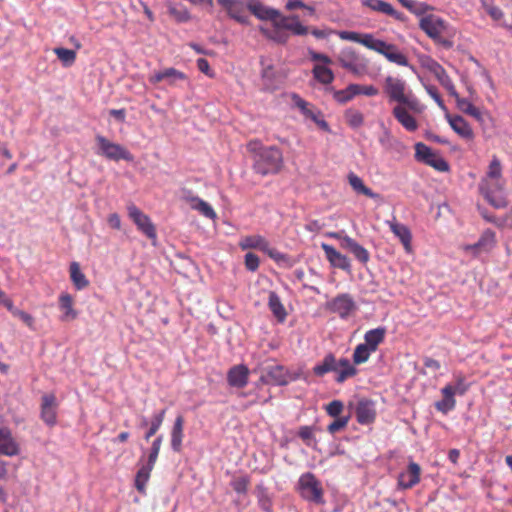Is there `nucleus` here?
<instances>
[{"instance_id":"1","label":"nucleus","mask_w":512,"mask_h":512,"mask_svg":"<svg viewBox=\"0 0 512 512\" xmlns=\"http://www.w3.org/2000/svg\"><path fill=\"white\" fill-rule=\"evenodd\" d=\"M341 40L359 43L366 48L383 55L389 62L399 66H409L407 56L395 44L376 39L371 33H358L355 31H338Z\"/></svg>"},{"instance_id":"2","label":"nucleus","mask_w":512,"mask_h":512,"mask_svg":"<svg viewBox=\"0 0 512 512\" xmlns=\"http://www.w3.org/2000/svg\"><path fill=\"white\" fill-rule=\"evenodd\" d=\"M258 142L251 141L248 148L255 152L253 158V169L261 176L278 174L284 166L283 153L277 146L260 147L256 150Z\"/></svg>"},{"instance_id":"3","label":"nucleus","mask_w":512,"mask_h":512,"mask_svg":"<svg viewBox=\"0 0 512 512\" xmlns=\"http://www.w3.org/2000/svg\"><path fill=\"white\" fill-rule=\"evenodd\" d=\"M383 91L389 103H396V105L406 104L418 110V99L408 89L405 80L389 75L384 79Z\"/></svg>"},{"instance_id":"4","label":"nucleus","mask_w":512,"mask_h":512,"mask_svg":"<svg viewBox=\"0 0 512 512\" xmlns=\"http://www.w3.org/2000/svg\"><path fill=\"white\" fill-rule=\"evenodd\" d=\"M419 27L435 43L445 48L452 47L453 42L446 37L448 25L442 18L434 14L426 15L420 19Z\"/></svg>"},{"instance_id":"5","label":"nucleus","mask_w":512,"mask_h":512,"mask_svg":"<svg viewBox=\"0 0 512 512\" xmlns=\"http://www.w3.org/2000/svg\"><path fill=\"white\" fill-rule=\"evenodd\" d=\"M480 194L494 208L501 209L508 205L505 196V180L482 178L478 185Z\"/></svg>"},{"instance_id":"6","label":"nucleus","mask_w":512,"mask_h":512,"mask_svg":"<svg viewBox=\"0 0 512 512\" xmlns=\"http://www.w3.org/2000/svg\"><path fill=\"white\" fill-rule=\"evenodd\" d=\"M337 60L342 68L356 77H362L368 72V60L360 56L353 48L341 50Z\"/></svg>"},{"instance_id":"7","label":"nucleus","mask_w":512,"mask_h":512,"mask_svg":"<svg viewBox=\"0 0 512 512\" xmlns=\"http://www.w3.org/2000/svg\"><path fill=\"white\" fill-rule=\"evenodd\" d=\"M95 141L97 143V153L105 158L113 161L125 160L133 161V155L122 145L111 142L103 135H96Z\"/></svg>"},{"instance_id":"8","label":"nucleus","mask_w":512,"mask_h":512,"mask_svg":"<svg viewBox=\"0 0 512 512\" xmlns=\"http://www.w3.org/2000/svg\"><path fill=\"white\" fill-rule=\"evenodd\" d=\"M298 489L304 499L316 504L324 503L321 483L314 474L310 472L302 474L298 480Z\"/></svg>"},{"instance_id":"9","label":"nucleus","mask_w":512,"mask_h":512,"mask_svg":"<svg viewBox=\"0 0 512 512\" xmlns=\"http://www.w3.org/2000/svg\"><path fill=\"white\" fill-rule=\"evenodd\" d=\"M291 100L295 108H297L305 119H309L314 122L320 129L329 131V124L325 121L323 113L312 103L304 100L298 94L293 93Z\"/></svg>"},{"instance_id":"10","label":"nucleus","mask_w":512,"mask_h":512,"mask_svg":"<svg viewBox=\"0 0 512 512\" xmlns=\"http://www.w3.org/2000/svg\"><path fill=\"white\" fill-rule=\"evenodd\" d=\"M127 212L128 216L137 226L139 231H141L149 239L155 240L157 238L156 227L147 214L143 213L133 203L127 205Z\"/></svg>"},{"instance_id":"11","label":"nucleus","mask_w":512,"mask_h":512,"mask_svg":"<svg viewBox=\"0 0 512 512\" xmlns=\"http://www.w3.org/2000/svg\"><path fill=\"white\" fill-rule=\"evenodd\" d=\"M422 107L418 101V110H415L406 104L395 105L392 109V115L398 123L408 132H415L419 125L412 113H421Z\"/></svg>"},{"instance_id":"12","label":"nucleus","mask_w":512,"mask_h":512,"mask_svg":"<svg viewBox=\"0 0 512 512\" xmlns=\"http://www.w3.org/2000/svg\"><path fill=\"white\" fill-rule=\"evenodd\" d=\"M239 246L242 250L258 249L260 251L266 252L276 261H280L285 258V256L278 252L276 249H271L270 244L266 238L258 234L242 237L239 242Z\"/></svg>"},{"instance_id":"13","label":"nucleus","mask_w":512,"mask_h":512,"mask_svg":"<svg viewBox=\"0 0 512 512\" xmlns=\"http://www.w3.org/2000/svg\"><path fill=\"white\" fill-rule=\"evenodd\" d=\"M217 3L226 11L229 17L241 24L248 23L247 1L245 0H217Z\"/></svg>"},{"instance_id":"14","label":"nucleus","mask_w":512,"mask_h":512,"mask_svg":"<svg viewBox=\"0 0 512 512\" xmlns=\"http://www.w3.org/2000/svg\"><path fill=\"white\" fill-rule=\"evenodd\" d=\"M271 25L284 31H291L294 35H306L308 28L302 25L299 21L298 16H283L278 11V16H274Z\"/></svg>"},{"instance_id":"15","label":"nucleus","mask_w":512,"mask_h":512,"mask_svg":"<svg viewBox=\"0 0 512 512\" xmlns=\"http://www.w3.org/2000/svg\"><path fill=\"white\" fill-rule=\"evenodd\" d=\"M327 309L345 319L356 310V304L349 294H340L327 303Z\"/></svg>"},{"instance_id":"16","label":"nucleus","mask_w":512,"mask_h":512,"mask_svg":"<svg viewBox=\"0 0 512 512\" xmlns=\"http://www.w3.org/2000/svg\"><path fill=\"white\" fill-rule=\"evenodd\" d=\"M421 480V467L416 462H409L407 469L398 475L397 485L399 489L413 488Z\"/></svg>"},{"instance_id":"17","label":"nucleus","mask_w":512,"mask_h":512,"mask_svg":"<svg viewBox=\"0 0 512 512\" xmlns=\"http://www.w3.org/2000/svg\"><path fill=\"white\" fill-rule=\"evenodd\" d=\"M187 76L185 73L173 68H165L163 70L155 71L148 77L149 83L157 85L162 81H166L170 86H176L178 81H185Z\"/></svg>"},{"instance_id":"18","label":"nucleus","mask_w":512,"mask_h":512,"mask_svg":"<svg viewBox=\"0 0 512 512\" xmlns=\"http://www.w3.org/2000/svg\"><path fill=\"white\" fill-rule=\"evenodd\" d=\"M58 403L53 393L44 394L41 397V419L50 427L57 422Z\"/></svg>"},{"instance_id":"19","label":"nucleus","mask_w":512,"mask_h":512,"mask_svg":"<svg viewBox=\"0 0 512 512\" xmlns=\"http://www.w3.org/2000/svg\"><path fill=\"white\" fill-rule=\"evenodd\" d=\"M355 413L359 424L369 425L373 423L377 415L375 402L367 398L360 399L357 403Z\"/></svg>"},{"instance_id":"20","label":"nucleus","mask_w":512,"mask_h":512,"mask_svg":"<svg viewBox=\"0 0 512 512\" xmlns=\"http://www.w3.org/2000/svg\"><path fill=\"white\" fill-rule=\"evenodd\" d=\"M250 371L244 364L232 366L227 373V382L231 387L244 388L248 384Z\"/></svg>"},{"instance_id":"21","label":"nucleus","mask_w":512,"mask_h":512,"mask_svg":"<svg viewBox=\"0 0 512 512\" xmlns=\"http://www.w3.org/2000/svg\"><path fill=\"white\" fill-rule=\"evenodd\" d=\"M386 224L389 226L393 234L400 240L405 251L407 253L412 252V234L410 229L406 225L399 223L395 217H393L392 220H387Z\"/></svg>"},{"instance_id":"22","label":"nucleus","mask_w":512,"mask_h":512,"mask_svg":"<svg viewBox=\"0 0 512 512\" xmlns=\"http://www.w3.org/2000/svg\"><path fill=\"white\" fill-rule=\"evenodd\" d=\"M321 248L324 251L327 260L333 267L348 272L351 270V263L346 255L341 254L333 246L326 243H322Z\"/></svg>"},{"instance_id":"23","label":"nucleus","mask_w":512,"mask_h":512,"mask_svg":"<svg viewBox=\"0 0 512 512\" xmlns=\"http://www.w3.org/2000/svg\"><path fill=\"white\" fill-rule=\"evenodd\" d=\"M496 245V234L491 229H486L481 234L479 240L472 245L465 246L466 251H473L475 255L482 252H490Z\"/></svg>"},{"instance_id":"24","label":"nucleus","mask_w":512,"mask_h":512,"mask_svg":"<svg viewBox=\"0 0 512 512\" xmlns=\"http://www.w3.org/2000/svg\"><path fill=\"white\" fill-rule=\"evenodd\" d=\"M362 5L370 8L375 12H379L388 16L393 17L396 20L403 21L404 15L403 13L394 9V7L383 0H362Z\"/></svg>"},{"instance_id":"25","label":"nucleus","mask_w":512,"mask_h":512,"mask_svg":"<svg viewBox=\"0 0 512 512\" xmlns=\"http://www.w3.org/2000/svg\"><path fill=\"white\" fill-rule=\"evenodd\" d=\"M342 248L351 252L353 256L363 265H366L370 260L369 251L347 235L342 238Z\"/></svg>"},{"instance_id":"26","label":"nucleus","mask_w":512,"mask_h":512,"mask_svg":"<svg viewBox=\"0 0 512 512\" xmlns=\"http://www.w3.org/2000/svg\"><path fill=\"white\" fill-rule=\"evenodd\" d=\"M247 7L260 20L272 21L274 16H278V10L265 6L260 0H247Z\"/></svg>"},{"instance_id":"27","label":"nucleus","mask_w":512,"mask_h":512,"mask_svg":"<svg viewBox=\"0 0 512 512\" xmlns=\"http://www.w3.org/2000/svg\"><path fill=\"white\" fill-rule=\"evenodd\" d=\"M19 453V446L13 439L11 432L6 428H0V454L15 456Z\"/></svg>"},{"instance_id":"28","label":"nucleus","mask_w":512,"mask_h":512,"mask_svg":"<svg viewBox=\"0 0 512 512\" xmlns=\"http://www.w3.org/2000/svg\"><path fill=\"white\" fill-rule=\"evenodd\" d=\"M58 301L59 308L63 312L62 321H70L78 317V311L74 308V299L70 294L66 292L61 293Z\"/></svg>"},{"instance_id":"29","label":"nucleus","mask_w":512,"mask_h":512,"mask_svg":"<svg viewBox=\"0 0 512 512\" xmlns=\"http://www.w3.org/2000/svg\"><path fill=\"white\" fill-rule=\"evenodd\" d=\"M451 128L462 138L472 140L474 133L469 123L462 116H448Z\"/></svg>"},{"instance_id":"30","label":"nucleus","mask_w":512,"mask_h":512,"mask_svg":"<svg viewBox=\"0 0 512 512\" xmlns=\"http://www.w3.org/2000/svg\"><path fill=\"white\" fill-rule=\"evenodd\" d=\"M441 393H442L443 398L440 401H437L435 403V408L439 412L446 414L449 411L453 410L456 406V400H455V396L453 395V392L451 390V384L445 385L441 389Z\"/></svg>"},{"instance_id":"31","label":"nucleus","mask_w":512,"mask_h":512,"mask_svg":"<svg viewBox=\"0 0 512 512\" xmlns=\"http://www.w3.org/2000/svg\"><path fill=\"white\" fill-rule=\"evenodd\" d=\"M184 417L178 415L175 418L173 427L171 429V447L175 452H180L182 449V441L184 437Z\"/></svg>"},{"instance_id":"32","label":"nucleus","mask_w":512,"mask_h":512,"mask_svg":"<svg viewBox=\"0 0 512 512\" xmlns=\"http://www.w3.org/2000/svg\"><path fill=\"white\" fill-rule=\"evenodd\" d=\"M338 370L334 371L335 381L339 384L345 382L348 378L354 377L357 374V369L351 364L349 359L340 358L337 364Z\"/></svg>"},{"instance_id":"33","label":"nucleus","mask_w":512,"mask_h":512,"mask_svg":"<svg viewBox=\"0 0 512 512\" xmlns=\"http://www.w3.org/2000/svg\"><path fill=\"white\" fill-rule=\"evenodd\" d=\"M288 381V372L282 365H273L267 369V383H272L275 385H286Z\"/></svg>"},{"instance_id":"34","label":"nucleus","mask_w":512,"mask_h":512,"mask_svg":"<svg viewBox=\"0 0 512 512\" xmlns=\"http://www.w3.org/2000/svg\"><path fill=\"white\" fill-rule=\"evenodd\" d=\"M386 335L385 327H378L375 329L368 330L364 335V344L367 345L370 350L374 352L378 349V346L384 342Z\"/></svg>"},{"instance_id":"35","label":"nucleus","mask_w":512,"mask_h":512,"mask_svg":"<svg viewBox=\"0 0 512 512\" xmlns=\"http://www.w3.org/2000/svg\"><path fill=\"white\" fill-rule=\"evenodd\" d=\"M154 466L155 463H151L150 460L147 459V463L143 464L137 471L135 477V487L142 494H144L146 491V484L150 479V475Z\"/></svg>"},{"instance_id":"36","label":"nucleus","mask_w":512,"mask_h":512,"mask_svg":"<svg viewBox=\"0 0 512 512\" xmlns=\"http://www.w3.org/2000/svg\"><path fill=\"white\" fill-rule=\"evenodd\" d=\"M337 364L338 359H336V357L332 353H329L325 355V357L320 363L313 367V373L318 377H323L325 374L329 372H334L338 370Z\"/></svg>"},{"instance_id":"37","label":"nucleus","mask_w":512,"mask_h":512,"mask_svg":"<svg viewBox=\"0 0 512 512\" xmlns=\"http://www.w3.org/2000/svg\"><path fill=\"white\" fill-rule=\"evenodd\" d=\"M70 279L77 290H83L89 286V280L81 271L78 262H72L69 267Z\"/></svg>"},{"instance_id":"38","label":"nucleus","mask_w":512,"mask_h":512,"mask_svg":"<svg viewBox=\"0 0 512 512\" xmlns=\"http://www.w3.org/2000/svg\"><path fill=\"white\" fill-rule=\"evenodd\" d=\"M348 181H349L350 186L356 193L363 194L372 199L379 198V194L373 192L369 187H367L364 184L363 180L356 174L350 173L348 175Z\"/></svg>"},{"instance_id":"39","label":"nucleus","mask_w":512,"mask_h":512,"mask_svg":"<svg viewBox=\"0 0 512 512\" xmlns=\"http://www.w3.org/2000/svg\"><path fill=\"white\" fill-rule=\"evenodd\" d=\"M312 74L314 79L323 85H330L335 79L334 73L328 65L315 64Z\"/></svg>"},{"instance_id":"40","label":"nucleus","mask_w":512,"mask_h":512,"mask_svg":"<svg viewBox=\"0 0 512 512\" xmlns=\"http://www.w3.org/2000/svg\"><path fill=\"white\" fill-rule=\"evenodd\" d=\"M268 306L279 322L285 321L287 317V312L279 296L275 292H270Z\"/></svg>"},{"instance_id":"41","label":"nucleus","mask_w":512,"mask_h":512,"mask_svg":"<svg viewBox=\"0 0 512 512\" xmlns=\"http://www.w3.org/2000/svg\"><path fill=\"white\" fill-rule=\"evenodd\" d=\"M260 32L268 39L276 42V43H279V44H285L288 42L289 40V34L288 32L282 30V29H279L277 27H271V28H268V27H265V26H261L260 28Z\"/></svg>"},{"instance_id":"42","label":"nucleus","mask_w":512,"mask_h":512,"mask_svg":"<svg viewBox=\"0 0 512 512\" xmlns=\"http://www.w3.org/2000/svg\"><path fill=\"white\" fill-rule=\"evenodd\" d=\"M58 59L62 62L64 67H70L75 63L76 52L71 49L56 47L53 49Z\"/></svg>"},{"instance_id":"43","label":"nucleus","mask_w":512,"mask_h":512,"mask_svg":"<svg viewBox=\"0 0 512 512\" xmlns=\"http://www.w3.org/2000/svg\"><path fill=\"white\" fill-rule=\"evenodd\" d=\"M250 482L248 475L234 476L230 481V486L237 494L245 495L248 492Z\"/></svg>"},{"instance_id":"44","label":"nucleus","mask_w":512,"mask_h":512,"mask_svg":"<svg viewBox=\"0 0 512 512\" xmlns=\"http://www.w3.org/2000/svg\"><path fill=\"white\" fill-rule=\"evenodd\" d=\"M372 353H374V351L370 350V348L364 343L358 344L355 347L352 356L354 364L360 365L367 362Z\"/></svg>"},{"instance_id":"45","label":"nucleus","mask_w":512,"mask_h":512,"mask_svg":"<svg viewBox=\"0 0 512 512\" xmlns=\"http://www.w3.org/2000/svg\"><path fill=\"white\" fill-rule=\"evenodd\" d=\"M344 118L346 123L352 128H359L364 123V116L362 112L357 109L350 108L345 111Z\"/></svg>"},{"instance_id":"46","label":"nucleus","mask_w":512,"mask_h":512,"mask_svg":"<svg viewBox=\"0 0 512 512\" xmlns=\"http://www.w3.org/2000/svg\"><path fill=\"white\" fill-rule=\"evenodd\" d=\"M483 178L491 179V180H493V179L504 180L503 175H502V165L497 156H493V158L488 166V169L485 173V176Z\"/></svg>"},{"instance_id":"47","label":"nucleus","mask_w":512,"mask_h":512,"mask_svg":"<svg viewBox=\"0 0 512 512\" xmlns=\"http://www.w3.org/2000/svg\"><path fill=\"white\" fill-rule=\"evenodd\" d=\"M314 432L315 428L312 426H301L298 430V436L308 447L316 448L317 440Z\"/></svg>"},{"instance_id":"48","label":"nucleus","mask_w":512,"mask_h":512,"mask_svg":"<svg viewBox=\"0 0 512 512\" xmlns=\"http://www.w3.org/2000/svg\"><path fill=\"white\" fill-rule=\"evenodd\" d=\"M165 415H166V409H162L161 411H159L158 413H156L153 416L151 425L145 434V437H144L145 440L148 441L152 436H154L157 433V431L160 429V427L165 419Z\"/></svg>"},{"instance_id":"49","label":"nucleus","mask_w":512,"mask_h":512,"mask_svg":"<svg viewBox=\"0 0 512 512\" xmlns=\"http://www.w3.org/2000/svg\"><path fill=\"white\" fill-rule=\"evenodd\" d=\"M169 14L178 22H186L190 19L188 10L180 5L171 4Z\"/></svg>"},{"instance_id":"50","label":"nucleus","mask_w":512,"mask_h":512,"mask_svg":"<svg viewBox=\"0 0 512 512\" xmlns=\"http://www.w3.org/2000/svg\"><path fill=\"white\" fill-rule=\"evenodd\" d=\"M425 164L435 168L440 172H446L449 170V164L447 163V161L435 152H433V154L425 162Z\"/></svg>"},{"instance_id":"51","label":"nucleus","mask_w":512,"mask_h":512,"mask_svg":"<svg viewBox=\"0 0 512 512\" xmlns=\"http://www.w3.org/2000/svg\"><path fill=\"white\" fill-rule=\"evenodd\" d=\"M350 421V416L349 415H346V416H342V417H337L334 419L333 422H331L328 426H327V431L330 433V434H335L341 430H344L348 423Z\"/></svg>"},{"instance_id":"52","label":"nucleus","mask_w":512,"mask_h":512,"mask_svg":"<svg viewBox=\"0 0 512 512\" xmlns=\"http://www.w3.org/2000/svg\"><path fill=\"white\" fill-rule=\"evenodd\" d=\"M469 389V384L466 382L464 375L458 374L455 376V384H451L453 395H464Z\"/></svg>"},{"instance_id":"53","label":"nucleus","mask_w":512,"mask_h":512,"mask_svg":"<svg viewBox=\"0 0 512 512\" xmlns=\"http://www.w3.org/2000/svg\"><path fill=\"white\" fill-rule=\"evenodd\" d=\"M344 404L341 400H333L325 406L326 413L333 418L342 417Z\"/></svg>"},{"instance_id":"54","label":"nucleus","mask_w":512,"mask_h":512,"mask_svg":"<svg viewBox=\"0 0 512 512\" xmlns=\"http://www.w3.org/2000/svg\"><path fill=\"white\" fill-rule=\"evenodd\" d=\"M440 84L448 91L450 96H457V91L453 84L452 79L449 77L447 72L444 70L438 76H436Z\"/></svg>"},{"instance_id":"55","label":"nucleus","mask_w":512,"mask_h":512,"mask_svg":"<svg viewBox=\"0 0 512 512\" xmlns=\"http://www.w3.org/2000/svg\"><path fill=\"white\" fill-rule=\"evenodd\" d=\"M415 151L416 157L424 163L431 157L434 152L430 147L423 143H417L415 145Z\"/></svg>"},{"instance_id":"56","label":"nucleus","mask_w":512,"mask_h":512,"mask_svg":"<svg viewBox=\"0 0 512 512\" xmlns=\"http://www.w3.org/2000/svg\"><path fill=\"white\" fill-rule=\"evenodd\" d=\"M482 6L494 21H500L504 17V12L498 6L486 2H483Z\"/></svg>"},{"instance_id":"57","label":"nucleus","mask_w":512,"mask_h":512,"mask_svg":"<svg viewBox=\"0 0 512 512\" xmlns=\"http://www.w3.org/2000/svg\"><path fill=\"white\" fill-rule=\"evenodd\" d=\"M194 210L198 211L200 214L209 219L216 218L214 209L204 200L198 201V205L194 206Z\"/></svg>"},{"instance_id":"58","label":"nucleus","mask_w":512,"mask_h":512,"mask_svg":"<svg viewBox=\"0 0 512 512\" xmlns=\"http://www.w3.org/2000/svg\"><path fill=\"white\" fill-rule=\"evenodd\" d=\"M162 441H163V436L160 435L157 438H155L154 441L152 442V446H151L150 453L148 456V460H150L151 463H156L157 458L159 456Z\"/></svg>"},{"instance_id":"59","label":"nucleus","mask_w":512,"mask_h":512,"mask_svg":"<svg viewBox=\"0 0 512 512\" xmlns=\"http://www.w3.org/2000/svg\"><path fill=\"white\" fill-rule=\"evenodd\" d=\"M425 90L428 93V95L437 103L438 107L446 111V105L444 104V101L442 100L437 88L432 85L425 86Z\"/></svg>"},{"instance_id":"60","label":"nucleus","mask_w":512,"mask_h":512,"mask_svg":"<svg viewBox=\"0 0 512 512\" xmlns=\"http://www.w3.org/2000/svg\"><path fill=\"white\" fill-rule=\"evenodd\" d=\"M259 257L254 253H247L245 255V266L249 271H256L259 267Z\"/></svg>"},{"instance_id":"61","label":"nucleus","mask_w":512,"mask_h":512,"mask_svg":"<svg viewBox=\"0 0 512 512\" xmlns=\"http://www.w3.org/2000/svg\"><path fill=\"white\" fill-rule=\"evenodd\" d=\"M457 104V107L466 113L467 115L475 108V106L467 99L461 98L457 93V96H452Z\"/></svg>"},{"instance_id":"62","label":"nucleus","mask_w":512,"mask_h":512,"mask_svg":"<svg viewBox=\"0 0 512 512\" xmlns=\"http://www.w3.org/2000/svg\"><path fill=\"white\" fill-rule=\"evenodd\" d=\"M310 59L314 62H318L317 64L322 63L321 65H330L332 63V59L326 54L318 53L315 51H309Z\"/></svg>"},{"instance_id":"63","label":"nucleus","mask_w":512,"mask_h":512,"mask_svg":"<svg viewBox=\"0 0 512 512\" xmlns=\"http://www.w3.org/2000/svg\"><path fill=\"white\" fill-rule=\"evenodd\" d=\"M333 98L340 104H345L353 99L347 88L342 90H335L333 92Z\"/></svg>"},{"instance_id":"64","label":"nucleus","mask_w":512,"mask_h":512,"mask_svg":"<svg viewBox=\"0 0 512 512\" xmlns=\"http://www.w3.org/2000/svg\"><path fill=\"white\" fill-rule=\"evenodd\" d=\"M14 316L22 320L30 329H34V318L31 314L18 309L14 312Z\"/></svg>"}]
</instances>
